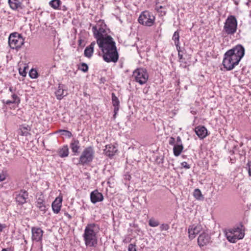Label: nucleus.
I'll list each match as a JSON object with an SVG mask.
<instances>
[{
	"instance_id": "1",
	"label": "nucleus",
	"mask_w": 251,
	"mask_h": 251,
	"mask_svg": "<svg viewBox=\"0 0 251 251\" xmlns=\"http://www.w3.org/2000/svg\"><path fill=\"white\" fill-rule=\"evenodd\" d=\"M103 54V59L106 62H116L119 58L116 44L111 36L99 39L97 42Z\"/></svg>"
},
{
	"instance_id": "2",
	"label": "nucleus",
	"mask_w": 251,
	"mask_h": 251,
	"mask_svg": "<svg viewBox=\"0 0 251 251\" xmlns=\"http://www.w3.org/2000/svg\"><path fill=\"white\" fill-rule=\"evenodd\" d=\"M245 54V49L241 45H237L227 50L224 54L223 65L227 71L233 70Z\"/></svg>"
},
{
	"instance_id": "3",
	"label": "nucleus",
	"mask_w": 251,
	"mask_h": 251,
	"mask_svg": "<svg viewBox=\"0 0 251 251\" xmlns=\"http://www.w3.org/2000/svg\"><path fill=\"white\" fill-rule=\"evenodd\" d=\"M100 230L99 225L90 223L85 226L82 237L86 247H96L98 245V233Z\"/></svg>"
},
{
	"instance_id": "4",
	"label": "nucleus",
	"mask_w": 251,
	"mask_h": 251,
	"mask_svg": "<svg viewBox=\"0 0 251 251\" xmlns=\"http://www.w3.org/2000/svg\"><path fill=\"white\" fill-rule=\"evenodd\" d=\"M237 29V21L235 17L230 15L227 17L224 23L223 32L227 35H233Z\"/></svg>"
},
{
	"instance_id": "5",
	"label": "nucleus",
	"mask_w": 251,
	"mask_h": 251,
	"mask_svg": "<svg viewBox=\"0 0 251 251\" xmlns=\"http://www.w3.org/2000/svg\"><path fill=\"white\" fill-rule=\"evenodd\" d=\"M227 240L230 243H236L244 238L245 233L240 227H235L227 229L225 232Z\"/></svg>"
},
{
	"instance_id": "6",
	"label": "nucleus",
	"mask_w": 251,
	"mask_h": 251,
	"mask_svg": "<svg viewBox=\"0 0 251 251\" xmlns=\"http://www.w3.org/2000/svg\"><path fill=\"white\" fill-rule=\"evenodd\" d=\"M95 157V151L94 148L89 146L85 148L79 156L78 164L84 166L92 162Z\"/></svg>"
},
{
	"instance_id": "7",
	"label": "nucleus",
	"mask_w": 251,
	"mask_h": 251,
	"mask_svg": "<svg viewBox=\"0 0 251 251\" xmlns=\"http://www.w3.org/2000/svg\"><path fill=\"white\" fill-rule=\"evenodd\" d=\"M155 17L148 10L142 12L138 19V23L144 26L151 27L155 23Z\"/></svg>"
},
{
	"instance_id": "8",
	"label": "nucleus",
	"mask_w": 251,
	"mask_h": 251,
	"mask_svg": "<svg viewBox=\"0 0 251 251\" xmlns=\"http://www.w3.org/2000/svg\"><path fill=\"white\" fill-rule=\"evenodd\" d=\"M24 39L17 32L11 33L8 38V44L12 49L18 50L24 45Z\"/></svg>"
},
{
	"instance_id": "9",
	"label": "nucleus",
	"mask_w": 251,
	"mask_h": 251,
	"mask_svg": "<svg viewBox=\"0 0 251 251\" xmlns=\"http://www.w3.org/2000/svg\"><path fill=\"white\" fill-rule=\"evenodd\" d=\"M134 80L141 85L145 84L149 78L147 70L143 68H138L133 73Z\"/></svg>"
},
{
	"instance_id": "10",
	"label": "nucleus",
	"mask_w": 251,
	"mask_h": 251,
	"mask_svg": "<svg viewBox=\"0 0 251 251\" xmlns=\"http://www.w3.org/2000/svg\"><path fill=\"white\" fill-rule=\"evenodd\" d=\"M210 235L206 232L201 233L198 238V244L200 247L206 246L211 243Z\"/></svg>"
},
{
	"instance_id": "11",
	"label": "nucleus",
	"mask_w": 251,
	"mask_h": 251,
	"mask_svg": "<svg viewBox=\"0 0 251 251\" xmlns=\"http://www.w3.org/2000/svg\"><path fill=\"white\" fill-rule=\"evenodd\" d=\"M92 31L97 41L99 39H103L108 36L105 29L102 26H94L92 27Z\"/></svg>"
},
{
	"instance_id": "12",
	"label": "nucleus",
	"mask_w": 251,
	"mask_h": 251,
	"mask_svg": "<svg viewBox=\"0 0 251 251\" xmlns=\"http://www.w3.org/2000/svg\"><path fill=\"white\" fill-rule=\"evenodd\" d=\"M202 227L200 225H193L190 226L188 228L189 238L192 240L194 239L196 235L200 232Z\"/></svg>"
},
{
	"instance_id": "13",
	"label": "nucleus",
	"mask_w": 251,
	"mask_h": 251,
	"mask_svg": "<svg viewBox=\"0 0 251 251\" xmlns=\"http://www.w3.org/2000/svg\"><path fill=\"white\" fill-rule=\"evenodd\" d=\"M32 239L35 242L41 241L44 231L39 227H32L31 228Z\"/></svg>"
},
{
	"instance_id": "14",
	"label": "nucleus",
	"mask_w": 251,
	"mask_h": 251,
	"mask_svg": "<svg viewBox=\"0 0 251 251\" xmlns=\"http://www.w3.org/2000/svg\"><path fill=\"white\" fill-rule=\"evenodd\" d=\"M28 194L25 190L20 191L16 196V201L19 204H23L26 202Z\"/></svg>"
},
{
	"instance_id": "15",
	"label": "nucleus",
	"mask_w": 251,
	"mask_h": 251,
	"mask_svg": "<svg viewBox=\"0 0 251 251\" xmlns=\"http://www.w3.org/2000/svg\"><path fill=\"white\" fill-rule=\"evenodd\" d=\"M31 127L26 125H22L19 126L17 130L18 134L22 136L28 137L31 135L30 131Z\"/></svg>"
},
{
	"instance_id": "16",
	"label": "nucleus",
	"mask_w": 251,
	"mask_h": 251,
	"mask_svg": "<svg viewBox=\"0 0 251 251\" xmlns=\"http://www.w3.org/2000/svg\"><path fill=\"white\" fill-rule=\"evenodd\" d=\"M62 197L59 196L56 198L55 200L52 202L51 207L52 211L55 214H58L61 209L62 206Z\"/></svg>"
},
{
	"instance_id": "17",
	"label": "nucleus",
	"mask_w": 251,
	"mask_h": 251,
	"mask_svg": "<svg viewBox=\"0 0 251 251\" xmlns=\"http://www.w3.org/2000/svg\"><path fill=\"white\" fill-rule=\"evenodd\" d=\"M64 87V85L59 84L57 90L55 92V95L57 100H61L68 95L67 90Z\"/></svg>"
},
{
	"instance_id": "18",
	"label": "nucleus",
	"mask_w": 251,
	"mask_h": 251,
	"mask_svg": "<svg viewBox=\"0 0 251 251\" xmlns=\"http://www.w3.org/2000/svg\"><path fill=\"white\" fill-rule=\"evenodd\" d=\"M91 201L93 203L101 201L103 200L102 194L97 190L92 191L90 194Z\"/></svg>"
},
{
	"instance_id": "19",
	"label": "nucleus",
	"mask_w": 251,
	"mask_h": 251,
	"mask_svg": "<svg viewBox=\"0 0 251 251\" xmlns=\"http://www.w3.org/2000/svg\"><path fill=\"white\" fill-rule=\"evenodd\" d=\"M195 132L201 139H204L207 135V130L204 126H199L196 127Z\"/></svg>"
},
{
	"instance_id": "20",
	"label": "nucleus",
	"mask_w": 251,
	"mask_h": 251,
	"mask_svg": "<svg viewBox=\"0 0 251 251\" xmlns=\"http://www.w3.org/2000/svg\"><path fill=\"white\" fill-rule=\"evenodd\" d=\"M117 151V149L114 145L109 144L105 146L104 153L106 156L111 157L115 154Z\"/></svg>"
},
{
	"instance_id": "21",
	"label": "nucleus",
	"mask_w": 251,
	"mask_h": 251,
	"mask_svg": "<svg viewBox=\"0 0 251 251\" xmlns=\"http://www.w3.org/2000/svg\"><path fill=\"white\" fill-rule=\"evenodd\" d=\"M70 148L75 154L78 153V151L80 148L79 141L75 138H73L70 143Z\"/></svg>"
},
{
	"instance_id": "22",
	"label": "nucleus",
	"mask_w": 251,
	"mask_h": 251,
	"mask_svg": "<svg viewBox=\"0 0 251 251\" xmlns=\"http://www.w3.org/2000/svg\"><path fill=\"white\" fill-rule=\"evenodd\" d=\"M2 102L6 105H10V104L12 103L17 104L18 105L20 102V99L16 94H13L11 95V100H2Z\"/></svg>"
},
{
	"instance_id": "23",
	"label": "nucleus",
	"mask_w": 251,
	"mask_h": 251,
	"mask_svg": "<svg viewBox=\"0 0 251 251\" xmlns=\"http://www.w3.org/2000/svg\"><path fill=\"white\" fill-rule=\"evenodd\" d=\"M112 101L113 106H114V117H115L119 109L120 101L118 98L116 96L115 94L113 93H112Z\"/></svg>"
},
{
	"instance_id": "24",
	"label": "nucleus",
	"mask_w": 251,
	"mask_h": 251,
	"mask_svg": "<svg viewBox=\"0 0 251 251\" xmlns=\"http://www.w3.org/2000/svg\"><path fill=\"white\" fill-rule=\"evenodd\" d=\"M36 206L45 213L48 209L47 206L45 204L44 200L42 198H38L36 202Z\"/></svg>"
},
{
	"instance_id": "25",
	"label": "nucleus",
	"mask_w": 251,
	"mask_h": 251,
	"mask_svg": "<svg viewBox=\"0 0 251 251\" xmlns=\"http://www.w3.org/2000/svg\"><path fill=\"white\" fill-rule=\"evenodd\" d=\"M96 43L95 42H93L91 44L87 47L84 50V55L86 57L90 58L93 53L94 46Z\"/></svg>"
},
{
	"instance_id": "26",
	"label": "nucleus",
	"mask_w": 251,
	"mask_h": 251,
	"mask_svg": "<svg viewBox=\"0 0 251 251\" xmlns=\"http://www.w3.org/2000/svg\"><path fill=\"white\" fill-rule=\"evenodd\" d=\"M8 4L10 7L14 10H18L21 6L20 0H8Z\"/></svg>"
},
{
	"instance_id": "27",
	"label": "nucleus",
	"mask_w": 251,
	"mask_h": 251,
	"mask_svg": "<svg viewBox=\"0 0 251 251\" xmlns=\"http://www.w3.org/2000/svg\"><path fill=\"white\" fill-rule=\"evenodd\" d=\"M173 40L174 41L175 45L176 46V50H178L180 49V47L179 46L180 42H179V35L178 31H176L174 32L173 37Z\"/></svg>"
},
{
	"instance_id": "28",
	"label": "nucleus",
	"mask_w": 251,
	"mask_h": 251,
	"mask_svg": "<svg viewBox=\"0 0 251 251\" xmlns=\"http://www.w3.org/2000/svg\"><path fill=\"white\" fill-rule=\"evenodd\" d=\"M183 145L176 144L173 148L174 154L176 156H179L183 150Z\"/></svg>"
},
{
	"instance_id": "29",
	"label": "nucleus",
	"mask_w": 251,
	"mask_h": 251,
	"mask_svg": "<svg viewBox=\"0 0 251 251\" xmlns=\"http://www.w3.org/2000/svg\"><path fill=\"white\" fill-rule=\"evenodd\" d=\"M58 154L61 157H65L69 155V149L67 146H63L61 149H60L58 151Z\"/></svg>"
},
{
	"instance_id": "30",
	"label": "nucleus",
	"mask_w": 251,
	"mask_h": 251,
	"mask_svg": "<svg viewBox=\"0 0 251 251\" xmlns=\"http://www.w3.org/2000/svg\"><path fill=\"white\" fill-rule=\"evenodd\" d=\"M50 5L54 9H58L61 4V1L60 0H52L50 3Z\"/></svg>"
},
{
	"instance_id": "31",
	"label": "nucleus",
	"mask_w": 251,
	"mask_h": 251,
	"mask_svg": "<svg viewBox=\"0 0 251 251\" xmlns=\"http://www.w3.org/2000/svg\"><path fill=\"white\" fill-rule=\"evenodd\" d=\"M193 196L198 200H203L204 199V197L199 189H195L193 192Z\"/></svg>"
},
{
	"instance_id": "32",
	"label": "nucleus",
	"mask_w": 251,
	"mask_h": 251,
	"mask_svg": "<svg viewBox=\"0 0 251 251\" xmlns=\"http://www.w3.org/2000/svg\"><path fill=\"white\" fill-rule=\"evenodd\" d=\"M178 51V56L179 58V62L181 63H184V65L183 66L184 68L186 67V62L185 61L184 58L183 57V55L180 53V49L177 50Z\"/></svg>"
},
{
	"instance_id": "33",
	"label": "nucleus",
	"mask_w": 251,
	"mask_h": 251,
	"mask_svg": "<svg viewBox=\"0 0 251 251\" xmlns=\"http://www.w3.org/2000/svg\"><path fill=\"white\" fill-rule=\"evenodd\" d=\"M149 225L151 227H156L159 225V223L154 219H151L149 221Z\"/></svg>"
},
{
	"instance_id": "34",
	"label": "nucleus",
	"mask_w": 251,
	"mask_h": 251,
	"mask_svg": "<svg viewBox=\"0 0 251 251\" xmlns=\"http://www.w3.org/2000/svg\"><path fill=\"white\" fill-rule=\"evenodd\" d=\"M27 67L24 66L23 68L20 67L19 69V74L23 76H25L26 75V69Z\"/></svg>"
},
{
	"instance_id": "35",
	"label": "nucleus",
	"mask_w": 251,
	"mask_h": 251,
	"mask_svg": "<svg viewBox=\"0 0 251 251\" xmlns=\"http://www.w3.org/2000/svg\"><path fill=\"white\" fill-rule=\"evenodd\" d=\"M29 75L31 78H36L38 76V73L35 70L31 69L29 73Z\"/></svg>"
},
{
	"instance_id": "36",
	"label": "nucleus",
	"mask_w": 251,
	"mask_h": 251,
	"mask_svg": "<svg viewBox=\"0 0 251 251\" xmlns=\"http://www.w3.org/2000/svg\"><path fill=\"white\" fill-rule=\"evenodd\" d=\"M79 69L83 71V72H86L88 71V65L85 63H82L81 64L80 66L79 67Z\"/></svg>"
},
{
	"instance_id": "37",
	"label": "nucleus",
	"mask_w": 251,
	"mask_h": 251,
	"mask_svg": "<svg viewBox=\"0 0 251 251\" xmlns=\"http://www.w3.org/2000/svg\"><path fill=\"white\" fill-rule=\"evenodd\" d=\"M60 132H62V134L65 135V136L70 138L72 136V133L68 130H59Z\"/></svg>"
},
{
	"instance_id": "38",
	"label": "nucleus",
	"mask_w": 251,
	"mask_h": 251,
	"mask_svg": "<svg viewBox=\"0 0 251 251\" xmlns=\"http://www.w3.org/2000/svg\"><path fill=\"white\" fill-rule=\"evenodd\" d=\"M170 226L167 224H163L160 226V229L161 231L167 230L169 229Z\"/></svg>"
},
{
	"instance_id": "39",
	"label": "nucleus",
	"mask_w": 251,
	"mask_h": 251,
	"mask_svg": "<svg viewBox=\"0 0 251 251\" xmlns=\"http://www.w3.org/2000/svg\"><path fill=\"white\" fill-rule=\"evenodd\" d=\"M128 251H137L136 245L132 244H129L128 247Z\"/></svg>"
},
{
	"instance_id": "40",
	"label": "nucleus",
	"mask_w": 251,
	"mask_h": 251,
	"mask_svg": "<svg viewBox=\"0 0 251 251\" xmlns=\"http://www.w3.org/2000/svg\"><path fill=\"white\" fill-rule=\"evenodd\" d=\"M181 166H182V167L186 169H190V165H189L185 161H184V162H182L181 163Z\"/></svg>"
},
{
	"instance_id": "41",
	"label": "nucleus",
	"mask_w": 251,
	"mask_h": 251,
	"mask_svg": "<svg viewBox=\"0 0 251 251\" xmlns=\"http://www.w3.org/2000/svg\"><path fill=\"white\" fill-rule=\"evenodd\" d=\"M6 175L3 172H2L1 174H0V182L4 181Z\"/></svg>"
},
{
	"instance_id": "42",
	"label": "nucleus",
	"mask_w": 251,
	"mask_h": 251,
	"mask_svg": "<svg viewBox=\"0 0 251 251\" xmlns=\"http://www.w3.org/2000/svg\"><path fill=\"white\" fill-rule=\"evenodd\" d=\"M175 139L173 137H170L169 141V144L170 145H173L174 146V145H176V144H175Z\"/></svg>"
},
{
	"instance_id": "43",
	"label": "nucleus",
	"mask_w": 251,
	"mask_h": 251,
	"mask_svg": "<svg viewBox=\"0 0 251 251\" xmlns=\"http://www.w3.org/2000/svg\"><path fill=\"white\" fill-rule=\"evenodd\" d=\"M248 173L250 176H251V161L249 162L248 163Z\"/></svg>"
},
{
	"instance_id": "44",
	"label": "nucleus",
	"mask_w": 251,
	"mask_h": 251,
	"mask_svg": "<svg viewBox=\"0 0 251 251\" xmlns=\"http://www.w3.org/2000/svg\"><path fill=\"white\" fill-rule=\"evenodd\" d=\"M178 145H183L182 143L181 139L180 136H177L176 138V144Z\"/></svg>"
},
{
	"instance_id": "45",
	"label": "nucleus",
	"mask_w": 251,
	"mask_h": 251,
	"mask_svg": "<svg viewBox=\"0 0 251 251\" xmlns=\"http://www.w3.org/2000/svg\"><path fill=\"white\" fill-rule=\"evenodd\" d=\"M58 10H62V11H66L67 10V7L65 5L61 6L60 5V6H59V7Z\"/></svg>"
},
{
	"instance_id": "46",
	"label": "nucleus",
	"mask_w": 251,
	"mask_h": 251,
	"mask_svg": "<svg viewBox=\"0 0 251 251\" xmlns=\"http://www.w3.org/2000/svg\"><path fill=\"white\" fill-rule=\"evenodd\" d=\"M157 251H166V250H165V248H160Z\"/></svg>"
},
{
	"instance_id": "47",
	"label": "nucleus",
	"mask_w": 251,
	"mask_h": 251,
	"mask_svg": "<svg viewBox=\"0 0 251 251\" xmlns=\"http://www.w3.org/2000/svg\"><path fill=\"white\" fill-rule=\"evenodd\" d=\"M66 215H67V216H68V217L70 219H71V215H70V214H69L68 213H66Z\"/></svg>"
},
{
	"instance_id": "48",
	"label": "nucleus",
	"mask_w": 251,
	"mask_h": 251,
	"mask_svg": "<svg viewBox=\"0 0 251 251\" xmlns=\"http://www.w3.org/2000/svg\"><path fill=\"white\" fill-rule=\"evenodd\" d=\"M1 251H8L7 249H3Z\"/></svg>"
},
{
	"instance_id": "49",
	"label": "nucleus",
	"mask_w": 251,
	"mask_h": 251,
	"mask_svg": "<svg viewBox=\"0 0 251 251\" xmlns=\"http://www.w3.org/2000/svg\"><path fill=\"white\" fill-rule=\"evenodd\" d=\"M9 91L11 92H12V87H10L9 88Z\"/></svg>"
}]
</instances>
